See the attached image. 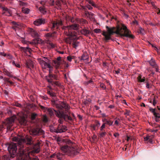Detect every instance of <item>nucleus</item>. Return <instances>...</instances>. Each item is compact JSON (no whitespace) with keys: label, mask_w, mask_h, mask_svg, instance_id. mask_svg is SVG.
Masks as SVG:
<instances>
[{"label":"nucleus","mask_w":160,"mask_h":160,"mask_svg":"<svg viewBox=\"0 0 160 160\" xmlns=\"http://www.w3.org/2000/svg\"><path fill=\"white\" fill-rule=\"evenodd\" d=\"M13 141L17 143H11L8 147L11 158L16 156L18 160H39L38 157H31L30 155L39 153L40 142L38 141L36 144H32L30 138L16 137L13 138Z\"/></svg>","instance_id":"f257e3e1"},{"label":"nucleus","mask_w":160,"mask_h":160,"mask_svg":"<svg viewBox=\"0 0 160 160\" xmlns=\"http://www.w3.org/2000/svg\"><path fill=\"white\" fill-rule=\"evenodd\" d=\"M106 27L107 32L103 31L102 34L104 37V40L106 42L112 39L111 36L114 33L116 34L121 37H128L132 39L134 38V36L130 34V30L128 29L127 27L123 24H122L121 26H118L116 28L115 27L110 28L108 26H106Z\"/></svg>","instance_id":"f03ea898"},{"label":"nucleus","mask_w":160,"mask_h":160,"mask_svg":"<svg viewBox=\"0 0 160 160\" xmlns=\"http://www.w3.org/2000/svg\"><path fill=\"white\" fill-rule=\"evenodd\" d=\"M66 142V145L61 147V149L63 153L71 157H73L78 153L76 148L72 146V143L70 140H67Z\"/></svg>","instance_id":"7ed1b4c3"},{"label":"nucleus","mask_w":160,"mask_h":160,"mask_svg":"<svg viewBox=\"0 0 160 160\" xmlns=\"http://www.w3.org/2000/svg\"><path fill=\"white\" fill-rule=\"evenodd\" d=\"M56 116L59 118L58 120V122L60 124H62L63 123V119L66 122H68V120L71 121L72 118L68 114H67L63 111L59 110L56 112Z\"/></svg>","instance_id":"20e7f679"},{"label":"nucleus","mask_w":160,"mask_h":160,"mask_svg":"<svg viewBox=\"0 0 160 160\" xmlns=\"http://www.w3.org/2000/svg\"><path fill=\"white\" fill-rule=\"evenodd\" d=\"M14 122V119L12 118H8L4 121L2 122V123H0V132L5 128L4 126H6L8 130H10V128Z\"/></svg>","instance_id":"39448f33"},{"label":"nucleus","mask_w":160,"mask_h":160,"mask_svg":"<svg viewBox=\"0 0 160 160\" xmlns=\"http://www.w3.org/2000/svg\"><path fill=\"white\" fill-rule=\"evenodd\" d=\"M46 79L48 82L52 86L55 87L56 86H60V83L57 81H54L53 80H57V78L56 75L53 74L52 73H49L48 76L46 77Z\"/></svg>","instance_id":"423d86ee"},{"label":"nucleus","mask_w":160,"mask_h":160,"mask_svg":"<svg viewBox=\"0 0 160 160\" xmlns=\"http://www.w3.org/2000/svg\"><path fill=\"white\" fill-rule=\"evenodd\" d=\"M30 133L32 137L36 138L39 136H44L45 132L42 129L39 128H34L30 131Z\"/></svg>","instance_id":"0eeeda50"},{"label":"nucleus","mask_w":160,"mask_h":160,"mask_svg":"<svg viewBox=\"0 0 160 160\" xmlns=\"http://www.w3.org/2000/svg\"><path fill=\"white\" fill-rule=\"evenodd\" d=\"M79 25L77 24H74L70 26H63L62 27V29L63 30H68V32L67 31L64 32L65 35L68 36L72 37L73 36V34L70 31V29H73V30H77L78 28Z\"/></svg>","instance_id":"6e6552de"},{"label":"nucleus","mask_w":160,"mask_h":160,"mask_svg":"<svg viewBox=\"0 0 160 160\" xmlns=\"http://www.w3.org/2000/svg\"><path fill=\"white\" fill-rule=\"evenodd\" d=\"M55 105L57 108L60 111H62V109L64 108L66 109V112H68L69 109L68 106L65 102H60L59 104H55Z\"/></svg>","instance_id":"1a4fd4ad"},{"label":"nucleus","mask_w":160,"mask_h":160,"mask_svg":"<svg viewBox=\"0 0 160 160\" xmlns=\"http://www.w3.org/2000/svg\"><path fill=\"white\" fill-rule=\"evenodd\" d=\"M65 154L59 152H56L50 156L51 158H56L58 160H63L65 158Z\"/></svg>","instance_id":"9d476101"},{"label":"nucleus","mask_w":160,"mask_h":160,"mask_svg":"<svg viewBox=\"0 0 160 160\" xmlns=\"http://www.w3.org/2000/svg\"><path fill=\"white\" fill-rule=\"evenodd\" d=\"M63 25V22L61 20H58L54 21L52 23V29L54 30L58 29L60 26Z\"/></svg>","instance_id":"9b49d317"},{"label":"nucleus","mask_w":160,"mask_h":160,"mask_svg":"<svg viewBox=\"0 0 160 160\" xmlns=\"http://www.w3.org/2000/svg\"><path fill=\"white\" fill-rule=\"evenodd\" d=\"M0 8L2 10V15H5L6 16H11V11L6 7H3L2 5H0Z\"/></svg>","instance_id":"f8f14e48"},{"label":"nucleus","mask_w":160,"mask_h":160,"mask_svg":"<svg viewBox=\"0 0 160 160\" xmlns=\"http://www.w3.org/2000/svg\"><path fill=\"white\" fill-rule=\"evenodd\" d=\"M64 62V61L61 59L60 57H58L57 59L53 60V63L56 64L55 67L56 69L58 68L60 65L62 64Z\"/></svg>","instance_id":"ddd939ff"},{"label":"nucleus","mask_w":160,"mask_h":160,"mask_svg":"<svg viewBox=\"0 0 160 160\" xmlns=\"http://www.w3.org/2000/svg\"><path fill=\"white\" fill-rule=\"evenodd\" d=\"M46 20L44 18H39L36 19L34 22V24L36 26H39L42 24L45 23Z\"/></svg>","instance_id":"4468645a"},{"label":"nucleus","mask_w":160,"mask_h":160,"mask_svg":"<svg viewBox=\"0 0 160 160\" xmlns=\"http://www.w3.org/2000/svg\"><path fill=\"white\" fill-rule=\"evenodd\" d=\"M57 133H61L67 131V127L65 126L62 125H59L58 127L57 128Z\"/></svg>","instance_id":"2eb2a0df"},{"label":"nucleus","mask_w":160,"mask_h":160,"mask_svg":"<svg viewBox=\"0 0 160 160\" xmlns=\"http://www.w3.org/2000/svg\"><path fill=\"white\" fill-rule=\"evenodd\" d=\"M0 79H3L5 83L9 86H13L14 83L13 82H11L9 80V78H3L2 76H0Z\"/></svg>","instance_id":"dca6fc26"},{"label":"nucleus","mask_w":160,"mask_h":160,"mask_svg":"<svg viewBox=\"0 0 160 160\" xmlns=\"http://www.w3.org/2000/svg\"><path fill=\"white\" fill-rule=\"evenodd\" d=\"M81 33L86 37H88L90 34L92 35V32L90 30L87 29L85 28L82 29L81 31Z\"/></svg>","instance_id":"f3484780"},{"label":"nucleus","mask_w":160,"mask_h":160,"mask_svg":"<svg viewBox=\"0 0 160 160\" xmlns=\"http://www.w3.org/2000/svg\"><path fill=\"white\" fill-rule=\"evenodd\" d=\"M100 126V123L97 120H95L94 124L92 125L91 128H92L93 130H96L98 129Z\"/></svg>","instance_id":"a211bd4d"},{"label":"nucleus","mask_w":160,"mask_h":160,"mask_svg":"<svg viewBox=\"0 0 160 160\" xmlns=\"http://www.w3.org/2000/svg\"><path fill=\"white\" fill-rule=\"evenodd\" d=\"M3 73L5 75L11 78H13L14 79H16V77L15 76H14L12 74V72H9L5 68L3 70Z\"/></svg>","instance_id":"6ab92c4d"},{"label":"nucleus","mask_w":160,"mask_h":160,"mask_svg":"<svg viewBox=\"0 0 160 160\" xmlns=\"http://www.w3.org/2000/svg\"><path fill=\"white\" fill-rule=\"evenodd\" d=\"M28 31L30 32L31 35L33 37H38V33L33 29L32 28H29Z\"/></svg>","instance_id":"aec40b11"},{"label":"nucleus","mask_w":160,"mask_h":160,"mask_svg":"<svg viewBox=\"0 0 160 160\" xmlns=\"http://www.w3.org/2000/svg\"><path fill=\"white\" fill-rule=\"evenodd\" d=\"M149 110L153 113L154 116H156L157 114L160 113V108L158 107V109H153L152 108H150Z\"/></svg>","instance_id":"412c9836"},{"label":"nucleus","mask_w":160,"mask_h":160,"mask_svg":"<svg viewBox=\"0 0 160 160\" xmlns=\"http://www.w3.org/2000/svg\"><path fill=\"white\" fill-rule=\"evenodd\" d=\"M59 110H56L53 109L49 108L48 109V111L47 112L48 113L49 115L51 116H53L54 115H56V112L59 111Z\"/></svg>","instance_id":"4be33fe9"},{"label":"nucleus","mask_w":160,"mask_h":160,"mask_svg":"<svg viewBox=\"0 0 160 160\" xmlns=\"http://www.w3.org/2000/svg\"><path fill=\"white\" fill-rule=\"evenodd\" d=\"M48 93L50 95V97L52 98L53 100V102L55 103V99L56 98V93L55 92H53L52 91H48Z\"/></svg>","instance_id":"5701e85b"},{"label":"nucleus","mask_w":160,"mask_h":160,"mask_svg":"<svg viewBox=\"0 0 160 160\" xmlns=\"http://www.w3.org/2000/svg\"><path fill=\"white\" fill-rule=\"evenodd\" d=\"M76 21L77 23L81 24L82 25H84L87 23V21L82 18H77Z\"/></svg>","instance_id":"b1692460"},{"label":"nucleus","mask_w":160,"mask_h":160,"mask_svg":"<svg viewBox=\"0 0 160 160\" xmlns=\"http://www.w3.org/2000/svg\"><path fill=\"white\" fill-rule=\"evenodd\" d=\"M39 63L41 65L43 68L46 69L47 66L50 63L48 62H46L45 61H43L42 60H40L39 61Z\"/></svg>","instance_id":"393cba45"},{"label":"nucleus","mask_w":160,"mask_h":160,"mask_svg":"<svg viewBox=\"0 0 160 160\" xmlns=\"http://www.w3.org/2000/svg\"><path fill=\"white\" fill-rule=\"evenodd\" d=\"M137 80L138 82H145L147 80H145V78L144 77H142L141 75H139L137 78Z\"/></svg>","instance_id":"a878e982"},{"label":"nucleus","mask_w":160,"mask_h":160,"mask_svg":"<svg viewBox=\"0 0 160 160\" xmlns=\"http://www.w3.org/2000/svg\"><path fill=\"white\" fill-rule=\"evenodd\" d=\"M20 50L21 51L24 52L25 53H26L27 52H30L31 50L30 48L28 47L26 48H24L21 47H20Z\"/></svg>","instance_id":"bb28decb"},{"label":"nucleus","mask_w":160,"mask_h":160,"mask_svg":"<svg viewBox=\"0 0 160 160\" xmlns=\"http://www.w3.org/2000/svg\"><path fill=\"white\" fill-rule=\"evenodd\" d=\"M149 63L150 65L152 66L153 67H156L157 66V65L156 64L155 60L152 58L149 61Z\"/></svg>","instance_id":"cd10ccee"},{"label":"nucleus","mask_w":160,"mask_h":160,"mask_svg":"<svg viewBox=\"0 0 160 160\" xmlns=\"http://www.w3.org/2000/svg\"><path fill=\"white\" fill-rule=\"evenodd\" d=\"M20 122L21 124L26 125L27 122L26 118L24 117L21 118Z\"/></svg>","instance_id":"c85d7f7f"},{"label":"nucleus","mask_w":160,"mask_h":160,"mask_svg":"<svg viewBox=\"0 0 160 160\" xmlns=\"http://www.w3.org/2000/svg\"><path fill=\"white\" fill-rule=\"evenodd\" d=\"M88 58L87 53H84L82 54L81 58V60H85L88 59Z\"/></svg>","instance_id":"c756f323"},{"label":"nucleus","mask_w":160,"mask_h":160,"mask_svg":"<svg viewBox=\"0 0 160 160\" xmlns=\"http://www.w3.org/2000/svg\"><path fill=\"white\" fill-rule=\"evenodd\" d=\"M22 11L25 14H28L30 11V9L26 8H22Z\"/></svg>","instance_id":"7c9ffc66"},{"label":"nucleus","mask_w":160,"mask_h":160,"mask_svg":"<svg viewBox=\"0 0 160 160\" xmlns=\"http://www.w3.org/2000/svg\"><path fill=\"white\" fill-rule=\"evenodd\" d=\"M87 1L92 6L96 8H98V6L97 5H96L94 2L92 0H87Z\"/></svg>","instance_id":"2f4dec72"},{"label":"nucleus","mask_w":160,"mask_h":160,"mask_svg":"<svg viewBox=\"0 0 160 160\" xmlns=\"http://www.w3.org/2000/svg\"><path fill=\"white\" fill-rule=\"evenodd\" d=\"M33 67V65L31 61H29L27 62V67L28 68H31V67Z\"/></svg>","instance_id":"473e14b6"},{"label":"nucleus","mask_w":160,"mask_h":160,"mask_svg":"<svg viewBox=\"0 0 160 160\" xmlns=\"http://www.w3.org/2000/svg\"><path fill=\"white\" fill-rule=\"evenodd\" d=\"M149 124L152 125V126L153 128H156V129H158V128H160V125L157 124L155 123H152L151 124L149 123Z\"/></svg>","instance_id":"72a5a7b5"},{"label":"nucleus","mask_w":160,"mask_h":160,"mask_svg":"<svg viewBox=\"0 0 160 160\" xmlns=\"http://www.w3.org/2000/svg\"><path fill=\"white\" fill-rule=\"evenodd\" d=\"M56 33L55 32H54L52 33H47L46 34V36L47 38H49L50 37H54L53 34Z\"/></svg>","instance_id":"f704fd0d"},{"label":"nucleus","mask_w":160,"mask_h":160,"mask_svg":"<svg viewBox=\"0 0 160 160\" xmlns=\"http://www.w3.org/2000/svg\"><path fill=\"white\" fill-rule=\"evenodd\" d=\"M39 107H40V108L43 111L46 112H47L48 111V109H49V108H48L44 107L42 105L39 106Z\"/></svg>","instance_id":"c9c22d12"},{"label":"nucleus","mask_w":160,"mask_h":160,"mask_svg":"<svg viewBox=\"0 0 160 160\" xmlns=\"http://www.w3.org/2000/svg\"><path fill=\"white\" fill-rule=\"evenodd\" d=\"M39 11L43 14H44L46 12V11L45 10V8L40 7L39 8Z\"/></svg>","instance_id":"e433bc0d"},{"label":"nucleus","mask_w":160,"mask_h":160,"mask_svg":"<svg viewBox=\"0 0 160 160\" xmlns=\"http://www.w3.org/2000/svg\"><path fill=\"white\" fill-rule=\"evenodd\" d=\"M106 134V133L105 132H102L99 133L98 137L99 138H102L105 136Z\"/></svg>","instance_id":"4c0bfd02"},{"label":"nucleus","mask_w":160,"mask_h":160,"mask_svg":"<svg viewBox=\"0 0 160 160\" xmlns=\"http://www.w3.org/2000/svg\"><path fill=\"white\" fill-rule=\"evenodd\" d=\"M49 68V73H52V72L53 70V67L51 65H50V64H48V65L47 66V68Z\"/></svg>","instance_id":"58836bf2"},{"label":"nucleus","mask_w":160,"mask_h":160,"mask_svg":"<svg viewBox=\"0 0 160 160\" xmlns=\"http://www.w3.org/2000/svg\"><path fill=\"white\" fill-rule=\"evenodd\" d=\"M12 23L14 25V26L12 27V28L13 29H15L16 28L18 27V26H19V25L18 24H17L15 22L13 21L12 22Z\"/></svg>","instance_id":"ea45409f"},{"label":"nucleus","mask_w":160,"mask_h":160,"mask_svg":"<svg viewBox=\"0 0 160 160\" xmlns=\"http://www.w3.org/2000/svg\"><path fill=\"white\" fill-rule=\"evenodd\" d=\"M113 121H112L110 120H108L106 122L104 123H105V124L109 125V126H111L112 125Z\"/></svg>","instance_id":"a19ab883"},{"label":"nucleus","mask_w":160,"mask_h":160,"mask_svg":"<svg viewBox=\"0 0 160 160\" xmlns=\"http://www.w3.org/2000/svg\"><path fill=\"white\" fill-rule=\"evenodd\" d=\"M154 116L155 117V120L156 122H159V118H160V113L158 114H156V116Z\"/></svg>","instance_id":"79ce46f5"},{"label":"nucleus","mask_w":160,"mask_h":160,"mask_svg":"<svg viewBox=\"0 0 160 160\" xmlns=\"http://www.w3.org/2000/svg\"><path fill=\"white\" fill-rule=\"evenodd\" d=\"M145 83H146V88H147L148 89H149L150 88H151V86L150 85V84L149 83V82L148 81H146L145 82Z\"/></svg>","instance_id":"37998d69"},{"label":"nucleus","mask_w":160,"mask_h":160,"mask_svg":"<svg viewBox=\"0 0 160 160\" xmlns=\"http://www.w3.org/2000/svg\"><path fill=\"white\" fill-rule=\"evenodd\" d=\"M19 4L20 6H26V5L27 4V3L26 2H23L21 1H19Z\"/></svg>","instance_id":"c03bdc74"},{"label":"nucleus","mask_w":160,"mask_h":160,"mask_svg":"<svg viewBox=\"0 0 160 160\" xmlns=\"http://www.w3.org/2000/svg\"><path fill=\"white\" fill-rule=\"evenodd\" d=\"M12 64L13 65H14L17 67H18V68H20V65L19 63H18L15 62V61H13Z\"/></svg>","instance_id":"a18cd8bd"},{"label":"nucleus","mask_w":160,"mask_h":160,"mask_svg":"<svg viewBox=\"0 0 160 160\" xmlns=\"http://www.w3.org/2000/svg\"><path fill=\"white\" fill-rule=\"evenodd\" d=\"M37 115L35 113H32L31 116V118L32 120H34Z\"/></svg>","instance_id":"49530a36"},{"label":"nucleus","mask_w":160,"mask_h":160,"mask_svg":"<svg viewBox=\"0 0 160 160\" xmlns=\"http://www.w3.org/2000/svg\"><path fill=\"white\" fill-rule=\"evenodd\" d=\"M94 15V14L91 12V14L88 17L89 18H90L91 20H94L95 19V18L94 17H93V16Z\"/></svg>","instance_id":"de8ad7c7"},{"label":"nucleus","mask_w":160,"mask_h":160,"mask_svg":"<svg viewBox=\"0 0 160 160\" xmlns=\"http://www.w3.org/2000/svg\"><path fill=\"white\" fill-rule=\"evenodd\" d=\"M55 3V4L58 7H60L61 5H62L60 2L59 0H57L56 1Z\"/></svg>","instance_id":"09e8293b"},{"label":"nucleus","mask_w":160,"mask_h":160,"mask_svg":"<svg viewBox=\"0 0 160 160\" xmlns=\"http://www.w3.org/2000/svg\"><path fill=\"white\" fill-rule=\"evenodd\" d=\"M78 42H73L72 43V45L73 47V48H76L78 46Z\"/></svg>","instance_id":"8fccbe9b"},{"label":"nucleus","mask_w":160,"mask_h":160,"mask_svg":"<svg viewBox=\"0 0 160 160\" xmlns=\"http://www.w3.org/2000/svg\"><path fill=\"white\" fill-rule=\"evenodd\" d=\"M46 1H41L40 2V4L42 5L43 7L44 8L46 5Z\"/></svg>","instance_id":"3c124183"},{"label":"nucleus","mask_w":160,"mask_h":160,"mask_svg":"<svg viewBox=\"0 0 160 160\" xmlns=\"http://www.w3.org/2000/svg\"><path fill=\"white\" fill-rule=\"evenodd\" d=\"M100 88L103 89H106V86L103 83H102L100 84Z\"/></svg>","instance_id":"603ef678"},{"label":"nucleus","mask_w":160,"mask_h":160,"mask_svg":"<svg viewBox=\"0 0 160 160\" xmlns=\"http://www.w3.org/2000/svg\"><path fill=\"white\" fill-rule=\"evenodd\" d=\"M94 31L95 32L97 33H99L101 32V30L99 29L96 28L94 30Z\"/></svg>","instance_id":"864d4df0"},{"label":"nucleus","mask_w":160,"mask_h":160,"mask_svg":"<svg viewBox=\"0 0 160 160\" xmlns=\"http://www.w3.org/2000/svg\"><path fill=\"white\" fill-rule=\"evenodd\" d=\"M91 12H89L88 11L85 12L84 14L85 17H88L89 15L91 14Z\"/></svg>","instance_id":"5fc2aeb1"},{"label":"nucleus","mask_w":160,"mask_h":160,"mask_svg":"<svg viewBox=\"0 0 160 160\" xmlns=\"http://www.w3.org/2000/svg\"><path fill=\"white\" fill-rule=\"evenodd\" d=\"M50 131L52 132H55L57 133V129L55 128H52L50 129Z\"/></svg>","instance_id":"6e6d98bb"},{"label":"nucleus","mask_w":160,"mask_h":160,"mask_svg":"<svg viewBox=\"0 0 160 160\" xmlns=\"http://www.w3.org/2000/svg\"><path fill=\"white\" fill-rule=\"evenodd\" d=\"M86 7L88 8V10H91L92 9V8L91 6L90 5H89V4H88L86 5Z\"/></svg>","instance_id":"4d7b16f0"},{"label":"nucleus","mask_w":160,"mask_h":160,"mask_svg":"<svg viewBox=\"0 0 160 160\" xmlns=\"http://www.w3.org/2000/svg\"><path fill=\"white\" fill-rule=\"evenodd\" d=\"M82 10L84 11V12L87 11V8L86 7V6H82Z\"/></svg>","instance_id":"13d9d810"},{"label":"nucleus","mask_w":160,"mask_h":160,"mask_svg":"<svg viewBox=\"0 0 160 160\" xmlns=\"http://www.w3.org/2000/svg\"><path fill=\"white\" fill-rule=\"evenodd\" d=\"M93 82L92 81V79H91L90 80H89V81H87V82H85V85H88L89 83H92Z\"/></svg>","instance_id":"bf43d9fd"},{"label":"nucleus","mask_w":160,"mask_h":160,"mask_svg":"<svg viewBox=\"0 0 160 160\" xmlns=\"http://www.w3.org/2000/svg\"><path fill=\"white\" fill-rule=\"evenodd\" d=\"M14 105L18 107H21L22 106V105L20 103L17 102L15 103V104H14Z\"/></svg>","instance_id":"052dcab7"},{"label":"nucleus","mask_w":160,"mask_h":160,"mask_svg":"<svg viewBox=\"0 0 160 160\" xmlns=\"http://www.w3.org/2000/svg\"><path fill=\"white\" fill-rule=\"evenodd\" d=\"M65 41L67 43H71V41L68 38H66L65 39Z\"/></svg>","instance_id":"680f3d73"},{"label":"nucleus","mask_w":160,"mask_h":160,"mask_svg":"<svg viewBox=\"0 0 160 160\" xmlns=\"http://www.w3.org/2000/svg\"><path fill=\"white\" fill-rule=\"evenodd\" d=\"M51 3H50V4L51 5V6H53L54 5H55V1L54 0H51Z\"/></svg>","instance_id":"e2e57ef3"},{"label":"nucleus","mask_w":160,"mask_h":160,"mask_svg":"<svg viewBox=\"0 0 160 160\" xmlns=\"http://www.w3.org/2000/svg\"><path fill=\"white\" fill-rule=\"evenodd\" d=\"M158 131V129H150V132H157Z\"/></svg>","instance_id":"0e129e2a"},{"label":"nucleus","mask_w":160,"mask_h":160,"mask_svg":"<svg viewBox=\"0 0 160 160\" xmlns=\"http://www.w3.org/2000/svg\"><path fill=\"white\" fill-rule=\"evenodd\" d=\"M43 61H45L46 62L48 63L49 62V60L46 58H44V60H42Z\"/></svg>","instance_id":"69168bd1"},{"label":"nucleus","mask_w":160,"mask_h":160,"mask_svg":"<svg viewBox=\"0 0 160 160\" xmlns=\"http://www.w3.org/2000/svg\"><path fill=\"white\" fill-rule=\"evenodd\" d=\"M67 59L68 61H69L70 62L72 60L71 57L70 56L67 57Z\"/></svg>","instance_id":"338daca9"},{"label":"nucleus","mask_w":160,"mask_h":160,"mask_svg":"<svg viewBox=\"0 0 160 160\" xmlns=\"http://www.w3.org/2000/svg\"><path fill=\"white\" fill-rule=\"evenodd\" d=\"M148 137L149 139H152L154 138V135H152L151 136H149Z\"/></svg>","instance_id":"774afa93"}]
</instances>
